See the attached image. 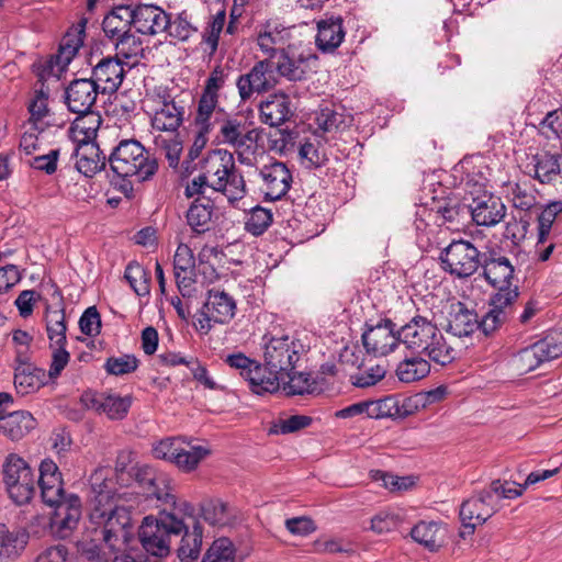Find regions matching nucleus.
<instances>
[{
  "mask_svg": "<svg viewBox=\"0 0 562 562\" xmlns=\"http://www.w3.org/2000/svg\"><path fill=\"white\" fill-rule=\"evenodd\" d=\"M135 477L137 486L130 491L116 486L115 472L110 468H99L90 476L89 518L93 525L102 527L105 544L115 552L122 551L127 541L131 510L140 506L142 498L136 488L142 490L146 497L177 506L165 473L142 465Z\"/></svg>",
  "mask_w": 562,
  "mask_h": 562,
  "instance_id": "f257e3e1",
  "label": "nucleus"
},
{
  "mask_svg": "<svg viewBox=\"0 0 562 562\" xmlns=\"http://www.w3.org/2000/svg\"><path fill=\"white\" fill-rule=\"evenodd\" d=\"M481 266L485 280L497 289L491 299L490 311L482 318L483 330L491 334L506 321L519 293L516 285L512 286L514 267L507 257L492 254L483 259Z\"/></svg>",
  "mask_w": 562,
  "mask_h": 562,
  "instance_id": "f03ea898",
  "label": "nucleus"
},
{
  "mask_svg": "<svg viewBox=\"0 0 562 562\" xmlns=\"http://www.w3.org/2000/svg\"><path fill=\"white\" fill-rule=\"evenodd\" d=\"M401 344L417 353H425L438 364L446 366L454 359V349L448 345L438 327L424 316H414L397 329Z\"/></svg>",
  "mask_w": 562,
  "mask_h": 562,
  "instance_id": "7ed1b4c3",
  "label": "nucleus"
},
{
  "mask_svg": "<svg viewBox=\"0 0 562 562\" xmlns=\"http://www.w3.org/2000/svg\"><path fill=\"white\" fill-rule=\"evenodd\" d=\"M109 162L116 176L137 182L150 179L158 168L156 160L136 139H122L113 148Z\"/></svg>",
  "mask_w": 562,
  "mask_h": 562,
  "instance_id": "20e7f679",
  "label": "nucleus"
},
{
  "mask_svg": "<svg viewBox=\"0 0 562 562\" xmlns=\"http://www.w3.org/2000/svg\"><path fill=\"white\" fill-rule=\"evenodd\" d=\"M184 528V519L178 518L173 513H162L159 518L145 517L138 537L147 553L164 558L170 553L171 536H179Z\"/></svg>",
  "mask_w": 562,
  "mask_h": 562,
  "instance_id": "39448f33",
  "label": "nucleus"
},
{
  "mask_svg": "<svg viewBox=\"0 0 562 562\" xmlns=\"http://www.w3.org/2000/svg\"><path fill=\"white\" fill-rule=\"evenodd\" d=\"M151 451L156 459L168 461L187 473L194 471L211 453L206 446L183 437L161 439L153 446Z\"/></svg>",
  "mask_w": 562,
  "mask_h": 562,
  "instance_id": "423d86ee",
  "label": "nucleus"
},
{
  "mask_svg": "<svg viewBox=\"0 0 562 562\" xmlns=\"http://www.w3.org/2000/svg\"><path fill=\"white\" fill-rule=\"evenodd\" d=\"M306 346L295 335L263 337V359L269 370L286 376L293 370Z\"/></svg>",
  "mask_w": 562,
  "mask_h": 562,
  "instance_id": "0eeeda50",
  "label": "nucleus"
},
{
  "mask_svg": "<svg viewBox=\"0 0 562 562\" xmlns=\"http://www.w3.org/2000/svg\"><path fill=\"white\" fill-rule=\"evenodd\" d=\"M217 138L221 144L235 149L240 164L252 166V159L247 153L255 148L257 134L243 117L226 113L221 121Z\"/></svg>",
  "mask_w": 562,
  "mask_h": 562,
  "instance_id": "6e6552de",
  "label": "nucleus"
},
{
  "mask_svg": "<svg viewBox=\"0 0 562 562\" xmlns=\"http://www.w3.org/2000/svg\"><path fill=\"white\" fill-rule=\"evenodd\" d=\"M145 106L153 113L151 125L158 131L176 132L183 122L184 108L175 102L165 87L147 93Z\"/></svg>",
  "mask_w": 562,
  "mask_h": 562,
  "instance_id": "1a4fd4ad",
  "label": "nucleus"
},
{
  "mask_svg": "<svg viewBox=\"0 0 562 562\" xmlns=\"http://www.w3.org/2000/svg\"><path fill=\"white\" fill-rule=\"evenodd\" d=\"M561 355L562 333L554 331L518 351L513 358V367L519 374H526Z\"/></svg>",
  "mask_w": 562,
  "mask_h": 562,
  "instance_id": "9d476101",
  "label": "nucleus"
},
{
  "mask_svg": "<svg viewBox=\"0 0 562 562\" xmlns=\"http://www.w3.org/2000/svg\"><path fill=\"white\" fill-rule=\"evenodd\" d=\"M3 481L10 498L18 505L29 503L34 494V475L24 459L10 454L3 464Z\"/></svg>",
  "mask_w": 562,
  "mask_h": 562,
  "instance_id": "9b49d317",
  "label": "nucleus"
},
{
  "mask_svg": "<svg viewBox=\"0 0 562 562\" xmlns=\"http://www.w3.org/2000/svg\"><path fill=\"white\" fill-rule=\"evenodd\" d=\"M445 271L457 278H468L482 265L480 251L468 240H453L440 254Z\"/></svg>",
  "mask_w": 562,
  "mask_h": 562,
  "instance_id": "f8f14e48",
  "label": "nucleus"
},
{
  "mask_svg": "<svg viewBox=\"0 0 562 562\" xmlns=\"http://www.w3.org/2000/svg\"><path fill=\"white\" fill-rule=\"evenodd\" d=\"M48 505L54 507L49 518L50 533L59 539L69 538L77 529L81 519L80 498L75 494H69L56 504Z\"/></svg>",
  "mask_w": 562,
  "mask_h": 562,
  "instance_id": "ddd939ff",
  "label": "nucleus"
},
{
  "mask_svg": "<svg viewBox=\"0 0 562 562\" xmlns=\"http://www.w3.org/2000/svg\"><path fill=\"white\" fill-rule=\"evenodd\" d=\"M277 85L273 65L265 59L256 63L252 68L240 75L236 81L239 98L243 102L251 99L254 94L265 93Z\"/></svg>",
  "mask_w": 562,
  "mask_h": 562,
  "instance_id": "4468645a",
  "label": "nucleus"
},
{
  "mask_svg": "<svg viewBox=\"0 0 562 562\" xmlns=\"http://www.w3.org/2000/svg\"><path fill=\"white\" fill-rule=\"evenodd\" d=\"M82 403L87 409L104 414L109 419L122 420L127 416L132 406V395H120L116 393L87 392L82 395Z\"/></svg>",
  "mask_w": 562,
  "mask_h": 562,
  "instance_id": "2eb2a0df",
  "label": "nucleus"
},
{
  "mask_svg": "<svg viewBox=\"0 0 562 562\" xmlns=\"http://www.w3.org/2000/svg\"><path fill=\"white\" fill-rule=\"evenodd\" d=\"M497 512L493 492L482 491L464 501L460 507V519L464 529L472 533L476 526L484 524Z\"/></svg>",
  "mask_w": 562,
  "mask_h": 562,
  "instance_id": "dca6fc26",
  "label": "nucleus"
},
{
  "mask_svg": "<svg viewBox=\"0 0 562 562\" xmlns=\"http://www.w3.org/2000/svg\"><path fill=\"white\" fill-rule=\"evenodd\" d=\"M260 190L271 201L280 200L291 188L292 175L284 162L272 161L260 168Z\"/></svg>",
  "mask_w": 562,
  "mask_h": 562,
  "instance_id": "f3484780",
  "label": "nucleus"
},
{
  "mask_svg": "<svg viewBox=\"0 0 562 562\" xmlns=\"http://www.w3.org/2000/svg\"><path fill=\"white\" fill-rule=\"evenodd\" d=\"M293 31L294 27L268 22L261 26L257 34V45L269 60L279 53L281 55L285 50L294 48L295 45L292 43Z\"/></svg>",
  "mask_w": 562,
  "mask_h": 562,
  "instance_id": "a211bd4d",
  "label": "nucleus"
},
{
  "mask_svg": "<svg viewBox=\"0 0 562 562\" xmlns=\"http://www.w3.org/2000/svg\"><path fill=\"white\" fill-rule=\"evenodd\" d=\"M362 341L367 352L375 357L391 353L401 344L400 334L391 321L370 327L363 333Z\"/></svg>",
  "mask_w": 562,
  "mask_h": 562,
  "instance_id": "6ab92c4d",
  "label": "nucleus"
},
{
  "mask_svg": "<svg viewBox=\"0 0 562 562\" xmlns=\"http://www.w3.org/2000/svg\"><path fill=\"white\" fill-rule=\"evenodd\" d=\"M83 36V26L67 32L61 40L58 53L48 61L44 71L58 79L82 46Z\"/></svg>",
  "mask_w": 562,
  "mask_h": 562,
  "instance_id": "aec40b11",
  "label": "nucleus"
},
{
  "mask_svg": "<svg viewBox=\"0 0 562 562\" xmlns=\"http://www.w3.org/2000/svg\"><path fill=\"white\" fill-rule=\"evenodd\" d=\"M101 92L90 79H76L65 90V101L69 111L86 113L91 111Z\"/></svg>",
  "mask_w": 562,
  "mask_h": 562,
  "instance_id": "412c9836",
  "label": "nucleus"
},
{
  "mask_svg": "<svg viewBox=\"0 0 562 562\" xmlns=\"http://www.w3.org/2000/svg\"><path fill=\"white\" fill-rule=\"evenodd\" d=\"M234 157L231 153L214 150L205 159L203 172L211 192H218L227 186V179L234 169Z\"/></svg>",
  "mask_w": 562,
  "mask_h": 562,
  "instance_id": "4be33fe9",
  "label": "nucleus"
},
{
  "mask_svg": "<svg viewBox=\"0 0 562 562\" xmlns=\"http://www.w3.org/2000/svg\"><path fill=\"white\" fill-rule=\"evenodd\" d=\"M133 26L138 33L157 35L164 33L168 26V14L154 4H139L132 8Z\"/></svg>",
  "mask_w": 562,
  "mask_h": 562,
  "instance_id": "5701e85b",
  "label": "nucleus"
},
{
  "mask_svg": "<svg viewBox=\"0 0 562 562\" xmlns=\"http://www.w3.org/2000/svg\"><path fill=\"white\" fill-rule=\"evenodd\" d=\"M91 79L102 93L115 92L124 79V68L120 59L102 58L92 70Z\"/></svg>",
  "mask_w": 562,
  "mask_h": 562,
  "instance_id": "b1692460",
  "label": "nucleus"
},
{
  "mask_svg": "<svg viewBox=\"0 0 562 562\" xmlns=\"http://www.w3.org/2000/svg\"><path fill=\"white\" fill-rule=\"evenodd\" d=\"M506 213V206L499 198L484 193L473 199L471 214L473 221L481 226H494L499 223Z\"/></svg>",
  "mask_w": 562,
  "mask_h": 562,
  "instance_id": "393cba45",
  "label": "nucleus"
},
{
  "mask_svg": "<svg viewBox=\"0 0 562 562\" xmlns=\"http://www.w3.org/2000/svg\"><path fill=\"white\" fill-rule=\"evenodd\" d=\"M38 485L42 498L46 504H56L66 498L64 493L61 474L57 464L49 460H43L40 465Z\"/></svg>",
  "mask_w": 562,
  "mask_h": 562,
  "instance_id": "a878e982",
  "label": "nucleus"
},
{
  "mask_svg": "<svg viewBox=\"0 0 562 562\" xmlns=\"http://www.w3.org/2000/svg\"><path fill=\"white\" fill-rule=\"evenodd\" d=\"M447 331L456 337H468L475 333L477 329L483 330L482 319L479 321L477 315L467 308L460 302L450 305V311L447 318Z\"/></svg>",
  "mask_w": 562,
  "mask_h": 562,
  "instance_id": "bb28decb",
  "label": "nucleus"
},
{
  "mask_svg": "<svg viewBox=\"0 0 562 562\" xmlns=\"http://www.w3.org/2000/svg\"><path fill=\"white\" fill-rule=\"evenodd\" d=\"M186 528L178 548V557L181 562H195L201 553L203 527L194 517L184 519Z\"/></svg>",
  "mask_w": 562,
  "mask_h": 562,
  "instance_id": "cd10ccee",
  "label": "nucleus"
},
{
  "mask_svg": "<svg viewBox=\"0 0 562 562\" xmlns=\"http://www.w3.org/2000/svg\"><path fill=\"white\" fill-rule=\"evenodd\" d=\"M47 382L45 370L30 363L29 360L16 362L14 367V386L21 395L38 391Z\"/></svg>",
  "mask_w": 562,
  "mask_h": 562,
  "instance_id": "c85d7f7f",
  "label": "nucleus"
},
{
  "mask_svg": "<svg viewBox=\"0 0 562 562\" xmlns=\"http://www.w3.org/2000/svg\"><path fill=\"white\" fill-rule=\"evenodd\" d=\"M413 540L429 552H438L446 543L447 528L438 521H419L412 530Z\"/></svg>",
  "mask_w": 562,
  "mask_h": 562,
  "instance_id": "c756f323",
  "label": "nucleus"
},
{
  "mask_svg": "<svg viewBox=\"0 0 562 562\" xmlns=\"http://www.w3.org/2000/svg\"><path fill=\"white\" fill-rule=\"evenodd\" d=\"M204 306L215 324H227L235 316L236 302L228 293L220 290H210Z\"/></svg>",
  "mask_w": 562,
  "mask_h": 562,
  "instance_id": "7c9ffc66",
  "label": "nucleus"
},
{
  "mask_svg": "<svg viewBox=\"0 0 562 562\" xmlns=\"http://www.w3.org/2000/svg\"><path fill=\"white\" fill-rule=\"evenodd\" d=\"M260 119L262 123L270 126H280L292 115L291 102L286 94H271L260 106Z\"/></svg>",
  "mask_w": 562,
  "mask_h": 562,
  "instance_id": "2f4dec72",
  "label": "nucleus"
},
{
  "mask_svg": "<svg viewBox=\"0 0 562 562\" xmlns=\"http://www.w3.org/2000/svg\"><path fill=\"white\" fill-rule=\"evenodd\" d=\"M345 38L342 20L339 16L323 19L317 23L316 45L324 53L334 52Z\"/></svg>",
  "mask_w": 562,
  "mask_h": 562,
  "instance_id": "473e14b6",
  "label": "nucleus"
},
{
  "mask_svg": "<svg viewBox=\"0 0 562 562\" xmlns=\"http://www.w3.org/2000/svg\"><path fill=\"white\" fill-rule=\"evenodd\" d=\"M36 427V420L26 411L9 413L0 418V431L11 440H20Z\"/></svg>",
  "mask_w": 562,
  "mask_h": 562,
  "instance_id": "72a5a7b5",
  "label": "nucleus"
},
{
  "mask_svg": "<svg viewBox=\"0 0 562 562\" xmlns=\"http://www.w3.org/2000/svg\"><path fill=\"white\" fill-rule=\"evenodd\" d=\"M29 112L27 126H31L32 130L44 132L49 126L55 125L54 114L48 108V93L43 89L35 92L29 104Z\"/></svg>",
  "mask_w": 562,
  "mask_h": 562,
  "instance_id": "f704fd0d",
  "label": "nucleus"
},
{
  "mask_svg": "<svg viewBox=\"0 0 562 562\" xmlns=\"http://www.w3.org/2000/svg\"><path fill=\"white\" fill-rule=\"evenodd\" d=\"M315 60L316 56L313 54H294L293 48L285 50L280 55L277 69L279 74L291 81H300L306 76V64L310 60Z\"/></svg>",
  "mask_w": 562,
  "mask_h": 562,
  "instance_id": "c9c22d12",
  "label": "nucleus"
},
{
  "mask_svg": "<svg viewBox=\"0 0 562 562\" xmlns=\"http://www.w3.org/2000/svg\"><path fill=\"white\" fill-rule=\"evenodd\" d=\"M284 379L285 376L282 374L274 372V370H269L266 363L263 366L257 363L246 381L254 393L261 395L277 392Z\"/></svg>",
  "mask_w": 562,
  "mask_h": 562,
  "instance_id": "e433bc0d",
  "label": "nucleus"
},
{
  "mask_svg": "<svg viewBox=\"0 0 562 562\" xmlns=\"http://www.w3.org/2000/svg\"><path fill=\"white\" fill-rule=\"evenodd\" d=\"M76 168L86 177H92L105 166V156L94 143L78 145L76 150Z\"/></svg>",
  "mask_w": 562,
  "mask_h": 562,
  "instance_id": "4c0bfd02",
  "label": "nucleus"
},
{
  "mask_svg": "<svg viewBox=\"0 0 562 562\" xmlns=\"http://www.w3.org/2000/svg\"><path fill=\"white\" fill-rule=\"evenodd\" d=\"M226 112L218 105V100L201 94L194 115V126L199 131L211 132L220 116Z\"/></svg>",
  "mask_w": 562,
  "mask_h": 562,
  "instance_id": "58836bf2",
  "label": "nucleus"
},
{
  "mask_svg": "<svg viewBox=\"0 0 562 562\" xmlns=\"http://www.w3.org/2000/svg\"><path fill=\"white\" fill-rule=\"evenodd\" d=\"M131 25H133V13L132 7L130 5H120L114 8L108 15H105L102 22V29L105 35L112 41L131 32Z\"/></svg>",
  "mask_w": 562,
  "mask_h": 562,
  "instance_id": "ea45409f",
  "label": "nucleus"
},
{
  "mask_svg": "<svg viewBox=\"0 0 562 562\" xmlns=\"http://www.w3.org/2000/svg\"><path fill=\"white\" fill-rule=\"evenodd\" d=\"M214 204L210 198H196L187 212V222L192 231L202 234L211 228Z\"/></svg>",
  "mask_w": 562,
  "mask_h": 562,
  "instance_id": "a19ab883",
  "label": "nucleus"
},
{
  "mask_svg": "<svg viewBox=\"0 0 562 562\" xmlns=\"http://www.w3.org/2000/svg\"><path fill=\"white\" fill-rule=\"evenodd\" d=\"M79 116L74 121L70 132L75 142L78 145L93 143L97 132L101 125V116L89 111L86 113H78Z\"/></svg>",
  "mask_w": 562,
  "mask_h": 562,
  "instance_id": "79ce46f5",
  "label": "nucleus"
},
{
  "mask_svg": "<svg viewBox=\"0 0 562 562\" xmlns=\"http://www.w3.org/2000/svg\"><path fill=\"white\" fill-rule=\"evenodd\" d=\"M27 535L24 532L10 531L0 524V562H9L15 559L27 543Z\"/></svg>",
  "mask_w": 562,
  "mask_h": 562,
  "instance_id": "37998d69",
  "label": "nucleus"
},
{
  "mask_svg": "<svg viewBox=\"0 0 562 562\" xmlns=\"http://www.w3.org/2000/svg\"><path fill=\"white\" fill-rule=\"evenodd\" d=\"M115 47V57L125 59L130 66L136 65L144 56V46L142 40L134 33L128 32L113 41Z\"/></svg>",
  "mask_w": 562,
  "mask_h": 562,
  "instance_id": "c03bdc74",
  "label": "nucleus"
},
{
  "mask_svg": "<svg viewBox=\"0 0 562 562\" xmlns=\"http://www.w3.org/2000/svg\"><path fill=\"white\" fill-rule=\"evenodd\" d=\"M430 372L429 362L422 357L402 360L396 368V376L401 382L413 383L427 376Z\"/></svg>",
  "mask_w": 562,
  "mask_h": 562,
  "instance_id": "a18cd8bd",
  "label": "nucleus"
},
{
  "mask_svg": "<svg viewBox=\"0 0 562 562\" xmlns=\"http://www.w3.org/2000/svg\"><path fill=\"white\" fill-rule=\"evenodd\" d=\"M505 194L517 210L528 211L537 203L535 191L527 183L508 182L505 186Z\"/></svg>",
  "mask_w": 562,
  "mask_h": 562,
  "instance_id": "49530a36",
  "label": "nucleus"
},
{
  "mask_svg": "<svg viewBox=\"0 0 562 562\" xmlns=\"http://www.w3.org/2000/svg\"><path fill=\"white\" fill-rule=\"evenodd\" d=\"M300 156L305 160V165L308 168L322 167L329 160L328 148L318 135L313 140H307L301 146Z\"/></svg>",
  "mask_w": 562,
  "mask_h": 562,
  "instance_id": "de8ad7c7",
  "label": "nucleus"
},
{
  "mask_svg": "<svg viewBox=\"0 0 562 562\" xmlns=\"http://www.w3.org/2000/svg\"><path fill=\"white\" fill-rule=\"evenodd\" d=\"M559 158L558 155L548 153L535 157V176L541 183L557 181L561 172Z\"/></svg>",
  "mask_w": 562,
  "mask_h": 562,
  "instance_id": "09e8293b",
  "label": "nucleus"
},
{
  "mask_svg": "<svg viewBox=\"0 0 562 562\" xmlns=\"http://www.w3.org/2000/svg\"><path fill=\"white\" fill-rule=\"evenodd\" d=\"M46 329L53 347H61L66 344V324L63 310H47Z\"/></svg>",
  "mask_w": 562,
  "mask_h": 562,
  "instance_id": "8fccbe9b",
  "label": "nucleus"
},
{
  "mask_svg": "<svg viewBox=\"0 0 562 562\" xmlns=\"http://www.w3.org/2000/svg\"><path fill=\"white\" fill-rule=\"evenodd\" d=\"M347 116L333 106H323L316 113V124L324 133H336L344 130L348 122Z\"/></svg>",
  "mask_w": 562,
  "mask_h": 562,
  "instance_id": "3c124183",
  "label": "nucleus"
},
{
  "mask_svg": "<svg viewBox=\"0 0 562 562\" xmlns=\"http://www.w3.org/2000/svg\"><path fill=\"white\" fill-rule=\"evenodd\" d=\"M283 390L291 395H302L313 393L316 390L315 381L308 373L289 371L284 381L281 382Z\"/></svg>",
  "mask_w": 562,
  "mask_h": 562,
  "instance_id": "603ef678",
  "label": "nucleus"
},
{
  "mask_svg": "<svg viewBox=\"0 0 562 562\" xmlns=\"http://www.w3.org/2000/svg\"><path fill=\"white\" fill-rule=\"evenodd\" d=\"M403 522V514L398 509H384L371 518V530L375 533H386L396 530Z\"/></svg>",
  "mask_w": 562,
  "mask_h": 562,
  "instance_id": "864d4df0",
  "label": "nucleus"
},
{
  "mask_svg": "<svg viewBox=\"0 0 562 562\" xmlns=\"http://www.w3.org/2000/svg\"><path fill=\"white\" fill-rule=\"evenodd\" d=\"M201 516L204 521L214 527H223L229 522L228 508L220 499H210L201 507Z\"/></svg>",
  "mask_w": 562,
  "mask_h": 562,
  "instance_id": "5fc2aeb1",
  "label": "nucleus"
},
{
  "mask_svg": "<svg viewBox=\"0 0 562 562\" xmlns=\"http://www.w3.org/2000/svg\"><path fill=\"white\" fill-rule=\"evenodd\" d=\"M561 213L562 201H552L542 209L538 216V245L547 240L557 216Z\"/></svg>",
  "mask_w": 562,
  "mask_h": 562,
  "instance_id": "6e6d98bb",
  "label": "nucleus"
},
{
  "mask_svg": "<svg viewBox=\"0 0 562 562\" xmlns=\"http://www.w3.org/2000/svg\"><path fill=\"white\" fill-rule=\"evenodd\" d=\"M202 562H235V548L227 538H218L213 541L205 552Z\"/></svg>",
  "mask_w": 562,
  "mask_h": 562,
  "instance_id": "4d7b16f0",
  "label": "nucleus"
},
{
  "mask_svg": "<svg viewBox=\"0 0 562 562\" xmlns=\"http://www.w3.org/2000/svg\"><path fill=\"white\" fill-rule=\"evenodd\" d=\"M367 417L369 418H387L398 413L397 402L393 396H385L375 401H364Z\"/></svg>",
  "mask_w": 562,
  "mask_h": 562,
  "instance_id": "13d9d810",
  "label": "nucleus"
},
{
  "mask_svg": "<svg viewBox=\"0 0 562 562\" xmlns=\"http://www.w3.org/2000/svg\"><path fill=\"white\" fill-rule=\"evenodd\" d=\"M272 223V213L270 210L256 206L251 209L245 223L247 232L255 236L263 234Z\"/></svg>",
  "mask_w": 562,
  "mask_h": 562,
  "instance_id": "bf43d9fd",
  "label": "nucleus"
},
{
  "mask_svg": "<svg viewBox=\"0 0 562 562\" xmlns=\"http://www.w3.org/2000/svg\"><path fill=\"white\" fill-rule=\"evenodd\" d=\"M229 75L228 68L216 66L210 72L201 94L218 100V92L224 88Z\"/></svg>",
  "mask_w": 562,
  "mask_h": 562,
  "instance_id": "052dcab7",
  "label": "nucleus"
},
{
  "mask_svg": "<svg viewBox=\"0 0 562 562\" xmlns=\"http://www.w3.org/2000/svg\"><path fill=\"white\" fill-rule=\"evenodd\" d=\"M104 368L109 374L123 375L134 372L138 368V360L133 355L111 357L106 360Z\"/></svg>",
  "mask_w": 562,
  "mask_h": 562,
  "instance_id": "680f3d73",
  "label": "nucleus"
},
{
  "mask_svg": "<svg viewBox=\"0 0 562 562\" xmlns=\"http://www.w3.org/2000/svg\"><path fill=\"white\" fill-rule=\"evenodd\" d=\"M312 418L306 415H292L276 422L271 428V434H291L311 425Z\"/></svg>",
  "mask_w": 562,
  "mask_h": 562,
  "instance_id": "e2e57ef3",
  "label": "nucleus"
},
{
  "mask_svg": "<svg viewBox=\"0 0 562 562\" xmlns=\"http://www.w3.org/2000/svg\"><path fill=\"white\" fill-rule=\"evenodd\" d=\"M527 486L525 483L522 485L516 484L515 482H501L499 480L494 481L491 486L485 490V492H493L494 502L497 504V508L499 507V499L507 498L513 499L522 495L524 491Z\"/></svg>",
  "mask_w": 562,
  "mask_h": 562,
  "instance_id": "0e129e2a",
  "label": "nucleus"
},
{
  "mask_svg": "<svg viewBox=\"0 0 562 562\" xmlns=\"http://www.w3.org/2000/svg\"><path fill=\"white\" fill-rule=\"evenodd\" d=\"M124 277L137 295H146L149 293L146 272L140 265L130 263L126 267Z\"/></svg>",
  "mask_w": 562,
  "mask_h": 562,
  "instance_id": "69168bd1",
  "label": "nucleus"
},
{
  "mask_svg": "<svg viewBox=\"0 0 562 562\" xmlns=\"http://www.w3.org/2000/svg\"><path fill=\"white\" fill-rule=\"evenodd\" d=\"M539 131L548 139L560 138L562 135V109L549 112L539 123Z\"/></svg>",
  "mask_w": 562,
  "mask_h": 562,
  "instance_id": "338daca9",
  "label": "nucleus"
},
{
  "mask_svg": "<svg viewBox=\"0 0 562 562\" xmlns=\"http://www.w3.org/2000/svg\"><path fill=\"white\" fill-rule=\"evenodd\" d=\"M226 14L225 11H218L212 19L209 29L204 35V43L207 45L210 53L216 52L218 46L220 34L225 25Z\"/></svg>",
  "mask_w": 562,
  "mask_h": 562,
  "instance_id": "774afa93",
  "label": "nucleus"
}]
</instances>
